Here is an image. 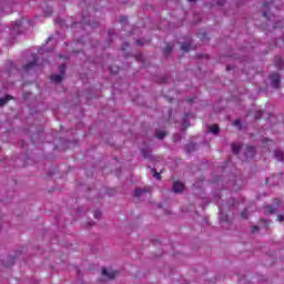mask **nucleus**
Segmentation results:
<instances>
[{
  "label": "nucleus",
  "mask_w": 284,
  "mask_h": 284,
  "mask_svg": "<svg viewBox=\"0 0 284 284\" xmlns=\"http://www.w3.org/2000/svg\"><path fill=\"white\" fill-rule=\"evenodd\" d=\"M190 2H193V1H195V0H189Z\"/></svg>",
  "instance_id": "nucleus-36"
},
{
  "label": "nucleus",
  "mask_w": 284,
  "mask_h": 284,
  "mask_svg": "<svg viewBox=\"0 0 284 284\" xmlns=\"http://www.w3.org/2000/svg\"><path fill=\"white\" fill-rule=\"evenodd\" d=\"M164 54H172V45L170 43H166Z\"/></svg>",
  "instance_id": "nucleus-18"
},
{
  "label": "nucleus",
  "mask_w": 284,
  "mask_h": 284,
  "mask_svg": "<svg viewBox=\"0 0 284 284\" xmlns=\"http://www.w3.org/2000/svg\"><path fill=\"white\" fill-rule=\"evenodd\" d=\"M265 141H267V140H263V144L265 145Z\"/></svg>",
  "instance_id": "nucleus-35"
},
{
  "label": "nucleus",
  "mask_w": 284,
  "mask_h": 284,
  "mask_svg": "<svg viewBox=\"0 0 284 284\" xmlns=\"http://www.w3.org/2000/svg\"><path fill=\"white\" fill-rule=\"evenodd\" d=\"M263 17L265 18V19H267V21H274V16H270V12L268 11H264L263 12Z\"/></svg>",
  "instance_id": "nucleus-15"
},
{
  "label": "nucleus",
  "mask_w": 284,
  "mask_h": 284,
  "mask_svg": "<svg viewBox=\"0 0 284 284\" xmlns=\"http://www.w3.org/2000/svg\"><path fill=\"white\" fill-rule=\"evenodd\" d=\"M186 101H187V103H192V101H194V98H190Z\"/></svg>",
  "instance_id": "nucleus-33"
},
{
  "label": "nucleus",
  "mask_w": 284,
  "mask_h": 284,
  "mask_svg": "<svg viewBox=\"0 0 284 284\" xmlns=\"http://www.w3.org/2000/svg\"><path fill=\"white\" fill-rule=\"evenodd\" d=\"M135 43H136V45H145V43L143 42V40H136Z\"/></svg>",
  "instance_id": "nucleus-30"
},
{
  "label": "nucleus",
  "mask_w": 284,
  "mask_h": 284,
  "mask_svg": "<svg viewBox=\"0 0 284 284\" xmlns=\"http://www.w3.org/2000/svg\"><path fill=\"white\" fill-rule=\"evenodd\" d=\"M59 72H60V75L65 77V64H61L59 67Z\"/></svg>",
  "instance_id": "nucleus-20"
},
{
  "label": "nucleus",
  "mask_w": 284,
  "mask_h": 284,
  "mask_svg": "<svg viewBox=\"0 0 284 284\" xmlns=\"http://www.w3.org/2000/svg\"><path fill=\"white\" fill-rule=\"evenodd\" d=\"M233 125H236L237 128H241V120H235L233 122Z\"/></svg>",
  "instance_id": "nucleus-29"
},
{
  "label": "nucleus",
  "mask_w": 284,
  "mask_h": 284,
  "mask_svg": "<svg viewBox=\"0 0 284 284\" xmlns=\"http://www.w3.org/2000/svg\"><path fill=\"white\" fill-rule=\"evenodd\" d=\"M210 132H212V134H216L217 132H220L219 125L216 124L211 125Z\"/></svg>",
  "instance_id": "nucleus-16"
},
{
  "label": "nucleus",
  "mask_w": 284,
  "mask_h": 284,
  "mask_svg": "<svg viewBox=\"0 0 284 284\" xmlns=\"http://www.w3.org/2000/svg\"><path fill=\"white\" fill-rule=\"evenodd\" d=\"M50 14H52V9L48 8V10L44 11V16L50 17Z\"/></svg>",
  "instance_id": "nucleus-27"
},
{
  "label": "nucleus",
  "mask_w": 284,
  "mask_h": 284,
  "mask_svg": "<svg viewBox=\"0 0 284 284\" xmlns=\"http://www.w3.org/2000/svg\"><path fill=\"white\" fill-rule=\"evenodd\" d=\"M274 159H276V161H283V159H284V153H283V151L276 150V151L274 152Z\"/></svg>",
  "instance_id": "nucleus-7"
},
{
  "label": "nucleus",
  "mask_w": 284,
  "mask_h": 284,
  "mask_svg": "<svg viewBox=\"0 0 284 284\" xmlns=\"http://www.w3.org/2000/svg\"><path fill=\"white\" fill-rule=\"evenodd\" d=\"M12 261H13V262L17 261V257H13Z\"/></svg>",
  "instance_id": "nucleus-34"
},
{
  "label": "nucleus",
  "mask_w": 284,
  "mask_h": 284,
  "mask_svg": "<svg viewBox=\"0 0 284 284\" xmlns=\"http://www.w3.org/2000/svg\"><path fill=\"white\" fill-rule=\"evenodd\" d=\"M190 48L191 44L189 42L181 45V50H183V52H190Z\"/></svg>",
  "instance_id": "nucleus-17"
},
{
  "label": "nucleus",
  "mask_w": 284,
  "mask_h": 284,
  "mask_svg": "<svg viewBox=\"0 0 284 284\" xmlns=\"http://www.w3.org/2000/svg\"><path fill=\"white\" fill-rule=\"evenodd\" d=\"M266 214H276V209L273 205H267Z\"/></svg>",
  "instance_id": "nucleus-13"
},
{
  "label": "nucleus",
  "mask_w": 284,
  "mask_h": 284,
  "mask_svg": "<svg viewBox=\"0 0 284 284\" xmlns=\"http://www.w3.org/2000/svg\"><path fill=\"white\" fill-rule=\"evenodd\" d=\"M51 81H53L54 83H61V81H63V75L61 74H52L50 77Z\"/></svg>",
  "instance_id": "nucleus-6"
},
{
  "label": "nucleus",
  "mask_w": 284,
  "mask_h": 284,
  "mask_svg": "<svg viewBox=\"0 0 284 284\" xmlns=\"http://www.w3.org/2000/svg\"><path fill=\"white\" fill-rule=\"evenodd\" d=\"M277 219H278L280 223H284V216L283 215H278Z\"/></svg>",
  "instance_id": "nucleus-31"
},
{
  "label": "nucleus",
  "mask_w": 284,
  "mask_h": 284,
  "mask_svg": "<svg viewBox=\"0 0 284 284\" xmlns=\"http://www.w3.org/2000/svg\"><path fill=\"white\" fill-rule=\"evenodd\" d=\"M268 78L271 79L272 88H274L275 90H278V88H281V74L272 73L268 75Z\"/></svg>",
  "instance_id": "nucleus-1"
},
{
  "label": "nucleus",
  "mask_w": 284,
  "mask_h": 284,
  "mask_svg": "<svg viewBox=\"0 0 284 284\" xmlns=\"http://www.w3.org/2000/svg\"><path fill=\"white\" fill-rule=\"evenodd\" d=\"M252 234H255V232H258V226L254 225L251 227Z\"/></svg>",
  "instance_id": "nucleus-26"
},
{
  "label": "nucleus",
  "mask_w": 284,
  "mask_h": 284,
  "mask_svg": "<svg viewBox=\"0 0 284 284\" xmlns=\"http://www.w3.org/2000/svg\"><path fill=\"white\" fill-rule=\"evenodd\" d=\"M240 215H241L242 219H247V216H248L247 209H244V210L241 212Z\"/></svg>",
  "instance_id": "nucleus-21"
},
{
  "label": "nucleus",
  "mask_w": 284,
  "mask_h": 284,
  "mask_svg": "<svg viewBox=\"0 0 284 284\" xmlns=\"http://www.w3.org/2000/svg\"><path fill=\"white\" fill-rule=\"evenodd\" d=\"M168 133L165 132V131H158L156 133H155V138L156 139H159V140H163V139H165V135H166Z\"/></svg>",
  "instance_id": "nucleus-12"
},
{
  "label": "nucleus",
  "mask_w": 284,
  "mask_h": 284,
  "mask_svg": "<svg viewBox=\"0 0 284 284\" xmlns=\"http://www.w3.org/2000/svg\"><path fill=\"white\" fill-rule=\"evenodd\" d=\"M226 70H230V67H226Z\"/></svg>",
  "instance_id": "nucleus-37"
},
{
  "label": "nucleus",
  "mask_w": 284,
  "mask_h": 284,
  "mask_svg": "<svg viewBox=\"0 0 284 284\" xmlns=\"http://www.w3.org/2000/svg\"><path fill=\"white\" fill-rule=\"evenodd\" d=\"M185 116H186V118H189L190 115H189V114H186Z\"/></svg>",
  "instance_id": "nucleus-38"
},
{
  "label": "nucleus",
  "mask_w": 284,
  "mask_h": 284,
  "mask_svg": "<svg viewBox=\"0 0 284 284\" xmlns=\"http://www.w3.org/2000/svg\"><path fill=\"white\" fill-rule=\"evenodd\" d=\"M151 172L156 181H161V173L156 172V169H151Z\"/></svg>",
  "instance_id": "nucleus-14"
},
{
  "label": "nucleus",
  "mask_w": 284,
  "mask_h": 284,
  "mask_svg": "<svg viewBox=\"0 0 284 284\" xmlns=\"http://www.w3.org/2000/svg\"><path fill=\"white\" fill-rule=\"evenodd\" d=\"M183 190H185V185L183 183L180 181H175L173 183V192H175V194L183 192Z\"/></svg>",
  "instance_id": "nucleus-3"
},
{
  "label": "nucleus",
  "mask_w": 284,
  "mask_h": 284,
  "mask_svg": "<svg viewBox=\"0 0 284 284\" xmlns=\"http://www.w3.org/2000/svg\"><path fill=\"white\" fill-rule=\"evenodd\" d=\"M261 116H263V111H256L255 112V119H256V121H258L260 119H261Z\"/></svg>",
  "instance_id": "nucleus-23"
},
{
  "label": "nucleus",
  "mask_w": 284,
  "mask_h": 284,
  "mask_svg": "<svg viewBox=\"0 0 284 284\" xmlns=\"http://www.w3.org/2000/svg\"><path fill=\"white\" fill-rule=\"evenodd\" d=\"M145 192H150V191L143 190V189H136L134 191V196H136L138 199H141V196H143V194H145Z\"/></svg>",
  "instance_id": "nucleus-9"
},
{
  "label": "nucleus",
  "mask_w": 284,
  "mask_h": 284,
  "mask_svg": "<svg viewBox=\"0 0 284 284\" xmlns=\"http://www.w3.org/2000/svg\"><path fill=\"white\" fill-rule=\"evenodd\" d=\"M8 101H12V95H6L3 98H0V108H2V105H6Z\"/></svg>",
  "instance_id": "nucleus-8"
},
{
  "label": "nucleus",
  "mask_w": 284,
  "mask_h": 284,
  "mask_svg": "<svg viewBox=\"0 0 284 284\" xmlns=\"http://www.w3.org/2000/svg\"><path fill=\"white\" fill-rule=\"evenodd\" d=\"M37 63H38V60H37V59H33V61L28 62V63L23 67L24 72H28L29 70H32V68H36Z\"/></svg>",
  "instance_id": "nucleus-5"
},
{
  "label": "nucleus",
  "mask_w": 284,
  "mask_h": 284,
  "mask_svg": "<svg viewBox=\"0 0 284 284\" xmlns=\"http://www.w3.org/2000/svg\"><path fill=\"white\" fill-rule=\"evenodd\" d=\"M231 148H232L233 154L239 155V153L241 152V145L233 143Z\"/></svg>",
  "instance_id": "nucleus-10"
},
{
  "label": "nucleus",
  "mask_w": 284,
  "mask_h": 284,
  "mask_svg": "<svg viewBox=\"0 0 284 284\" xmlns=\"http://www.w3.org/2000/svg\"><path fill=\"white\" fill-rule=\"evenodd\" d=\"M275 65L278 70H283V65H284V62H283V59L282 58H277L275 60Z\"/></svg>",
  "instance_id": "nucleus-11"
},
{
  "label": "nucleus",
  "mask_w": 284,
  "mask_h": 284,
  "mask_svg": "<svg viewBox=\"0 0 284 284\" xmlns=\"http://www.w3.org/2000/svg\"><path fill=\"white\" fill-rule=\"evenodd\" d=\"M119 274V272L116 271H108V268H102V275L106 276V278H110V281H114V278H116V275Z\"/></svg>",
  "instance_id": "nucleus-2"
},
{
  "label": "nucleus",
  "mask_w": 284,
  "mask_h": 284,
  "mask_svg": "<svg viewBox=\"0 0 284 284\" xmlns=\"http://www.w3.org/2000/svg\"><path fill=\"white\" fill-rule=\"evenodd\" d=\"M128 48H130V44L128 42H124L122 44V51L125 52V50H128Z\"/></svg>",
  "instance_id": "nucleus-25"
},
{
  "label": "nucleus",
  "mask_w": 284,
  "mask_h": 284,
  "mask_svg": "<svg viewBox=\"0 0 284 284\" xmlns=\"http://www.w3.org/2000/svg\"><path fill=\"white\" fill-rule=\"evenodd\" d=\"M255 154H256V148L254 146L246 148V152H245L246 159H252V156H254Z\"/></svg>",
  "instance_id": "nucleus-4"
},
{
  "label": "nucleus",
  "mask_w": 284,
  "mask_h": 284,
  "mask_svg": "<svg viewBox=\"0 0 284 284\" xmlns=\"http://www.w3.org/2000/svg\"><path fill=\"white\" fill-rule=\"evenodd\" d=\"M270 6H271L270 2H264V3H263V7H264V8H270Z\"/></svg>",
  "instance_id": "nucleus-32"
},
{
  "label": "nucleus",
  "mask_w": 284,
  "mask_h": 284,
  "mask_svg": "<svg viewBox=\"0 0 284 284\" xmlns=\"http://www.w3.org/2000/svg\"><path fill=\"white\" fill-rule=\"evenodd\" d=\"M120 23H128V17L125 16L120 17Z\"/></svg>",
  "instance_id": "nucleus-24"
},
{
  "label": "nucleus",
  "mask_w": 284,
  "mask_h": 284,
  "mask_svg": "<svg viewBox=\"0 0 284 284\" xmlns=\"http://www.w3.org/2000/svg\"><path fill=\"white\" fill-rule=\"evenodd\" d=\"M141 153H142V156H143L144 159H148V158L150 156V153H149L148 150H145V149H142V150H141Z\"/></svg>",
  "instance_id": "nucleus-22"
},
{
  "label": "nucleus",
  "mask_w": 284,
  "mask_h": 284,
  "mask_svg": "<svg viewBox=\"0 0 284 284\" xmlns=\"http://www.w3.org/2000/svg\"><path fill=\"white\" fill-rule=\"evenodd\" d=\"M119 67L118 65H114V67H110V72L111 74H119Z\"/></svg>",
  "instance_id": "nucleus-19"
},
{
  "label": "nucleus",
  "mask_w": 284,
  "mask_h": 284,
  "mask_svg": "<svg viewBox=\"0 0 284 284\" xmlns=\"http://www.w3.org/2000/svg\"><path fill=\"white\" fill-rule=\"evenodd\" d=\"M94 219H101L100 211H94Z\"/></svg>",
  "instance_id": "nucleus-28"
}]
</instances>
